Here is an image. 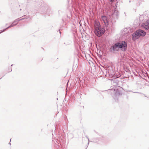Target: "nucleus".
Returning <instances> with one entry per match:
<instances>
[{
  "label": "nucleus",
  "mask_w": 149,
  "mask_h": 149,
  "mask_svg": "<svg viewBox=\"0 0 149 149\" xmlns=\"http://www.w3.org/2000/svg\"><path fill=\"white\" fill-rule=\"evenodd\" d=\"M113 50H118V48H120L123 51H125L127 48L126 43L125 41H122L115 44L112 46Z\"/></svg>",
  "instance_id": "nucleus-1"
},
{
  "label": "nucleus",
  "mask_w": 149,
  "mask_h": 149,
  "mask_svg": "<svg viewBox=\"0 0 149 149\" xmlns=\"http://www.w3.org/2000/svg\"><path fill=\"white\" fill-rule=\"evenodd\" d=\"M99 23L97 21L95 22V33L98 36L100 37L104 34V29L100 26Z\"/></svg>",
  "instance_id": "nucleus-2"
},
{
  "label": "nucleus",
  "mask_w": 149,
  "mask_h": 149,
  "mask_svg": "<svg viewBox=\"0 0 149 149\" xmlns=\"http://www.w3.org/2000/svg\"><path fill=\"white\" fill-rule=\"evenodd\" d=\"M146 33V32L142 30H138L133 34L132 39L133 40H135L139 38L140 36H145Z\"/></svg>",
  "instance_id": "nucleus-3"
},
{
  "label": "nucleus",
  "mask_w": 149,
  "mask_h": 149,
  "mask_svg": "<svg viewBox=\"0 0 149 149\" xmlns=\"http://www.w3.org/2000/svg\"><path fill=\"white\" fill-rule=\"evenodd\" d=\"M149 20H147L144 23H143L141 25V26L144 27L145 29L148 30L149 28Z\"/></svg>",
  "instance_id": "nucleus-4"
},
{
  "label": "nucleus",
  "mask_w": 149,
  "mask_h": 149,
  "mask_svg": "<svg viewBox=\"0 0 149 149\" xmlns=\"http://www.w3.org/2000/svg\"><path fill=\"white\" fill-rule=\"evenodd\" d=\"M102 19L106 25H108V20L107 19V17L106 16H102Z\"/></svg>",
  "instance_id": "nucleus-5"
},
{
  "label": "nucleus",
  "mask_w": 149,
  "mask_h": 149,
  "mask_svg": "<svg viewBox=\"0 0 149 149\" xmlns=\"http://www.w3.org/2000/svg\"><path fill=\"white\" fill-rule=\"evenodd\" d=\"M109 0L110 2H113L114 1V0Z\"/></svg>",
  "instance_id": "nucleus-6"
},
{
  "label": "nucleus",
  "mask_w": 149,
  "mask_h": 149,
  "mask_svg": "<svg viewBox=\"0 0 149 149\" xmlns=\"http://www.w3.org/2000/svg\"><path fill=\"white\" fill-rule=\"evenodd\" d=\"M124 29V30H125V29Z\"/></svg>",
  "instance_id": "nucleus-7"
}]
</instances>
